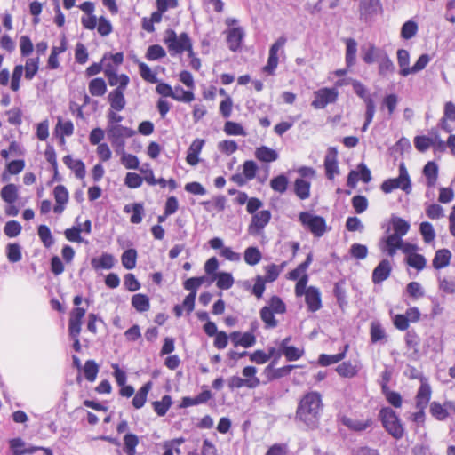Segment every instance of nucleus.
Masks as SVG:
<instances>
[{
  "label": "nucleus",
  "mask_w": 455,
  "mask_h": 455,
  "mask_svg": "<svg viewBox=\"0 0 455 455\" xmlns=\"http://www.w3.org/2000/svg\"><path fill=\"white\" fill-rule=\"evenodd\" d=\"M323 410L322 396L318 392H308L300 399L296 420L301 422L307 429L314 430L319 427Z\"/></svg>",
  "instance_id": "1"
},
{
  "label": "nucleus",
  "mask_w": 455,
  "mask_h": 455,
  "mask_svg": "<svg viewBox=\"0 0 455 455\" xmlns=\"http://www.w3.org/2000/svg\"><path fill=\"white\" fill-rule=\"evenodd\" d=\"M379 419L385 430L395 440L404 435V427L398 414L390 407H382L379 412Z\"/></svg>",
  "instance_id": "2"
},
{
  "label": "nucleus",
  "mask_w": 455,
  "mask_h": 455,
  "mask_svg": "<svg viewBox=\"0 0 455 455\" xmlns=\"http://www.w3.org/2000/svg\"><path fill=\"white\" fill-rule=\"evenodd\" d=\"M398 171V177L387 179L381 183L380 189L385 194H389L397 188L402 189L406 194L411 191V180L403 162L399 164Z\"/></svg>",
  "instance_id": "3"
},
{
  "label": "nucleus",
  "mask_w": 455,
  "mask_h": 455,
  "mask_svg": "<svg viewBox=\"0 0 455 455\" xmlns=\"http://www.w3.org/2000/svg\"><path fill=\"white\" fill-rule=\"evenodd\" d=\"M164 42L170 52H174L175 53L188 52L189 56L194 55L190 37L185 32L181 33L180 36H178L173 29L168 28L165 31Z\"/></svg>",
  "instance_id": "4"
},
{
  "label": "nucleus",
  "mask_w": 455,
  "mask_h": 455,
  "mask_svg": "<svg viewBox=\"0 0 455 455\" xmlns=\"http://www.w3.org/2000/svg\"><path fill=\"white\" fill-rule=\"evenodd\" d=\"M299 221L315 237H322L327 230L325 219L308 211L299 212Z\"/></svg>",
  "instance_id": "5"
},
{
  "label": "nucleus",
  "mask_w": 455,
  "mask_h": 455,
  "mask_svg": "<svg viewBox=\"0 0 455 455\" xmlns=\"http://www.w3.org/2000/svg\"><path fill=\"white\" fill-rule=\"evenodd\" d=\"M107 133L116 152L121 153L125 148V139L132 137L135 131L122 124H112L108 125Z\"/></svg>",
  "instance_id": "6"
},
{
  "label": "nucleus",
  "mask_w": 455,
  "mask_h": 455,
  "mask_svg": "<svg viewBox=\"0 0 455 455\" xmlns=\"http://www.w3.org/2000/svg\"><path fill=\"white\" fill-rule=\"evenodd\" d=\"M338 95V91L335 88H322L315 92L312 106L316 109L324 108L328 104L336 102Z\"/></svg>",
  "instance_id": "7"
},
{
  "label": "nucleus",
  "mask_w": 455,
  "mask_h": 455,
  "mask_svg": "<svg viewBox=\"0 0 455 455\" xmlns=\"http://www.w3.org/2000/svg\"><path fill=\"white\" fill-rule=\"evenodd\" d=\"M271 220L269 210H262L252 215L248 232L251 235H259Z\"/></svg>",
  "instance_id": "8"
},
{
  "label": "nucleus",
  "mask_w": 455,
  "mask_h": 455,
  "mask_svg": "<svg viewBox=\"0 0 455 455\" xmlns=\"http://www.w3.org/2000/svg\"><path fill=\"white\" fill-rule=\"evenodd\" d=\"M227 34V44L231 52H236L241 50L244 37L245 31L242 27L230 28L225 31Z\"/></svg>",
  "instance_id": "9"
},
{
  "label": "nucleus",
  "mask_w": 455,
  "mask_h": 455,
  "mask_svg": "<svg viewBox=\"0 0 455 455\" xmlns=\"http://www.w3.org/2000/svg\"><path fill=\"white\" fill-rule=\"evenodd\" d=\"M339 421L349 430L354 432H363L373 425L372 419L369 418L365 420L352 419L346 415L339 416Z\"/></svg>",
  "instance_id": "10"
},
{
  "label": "nucleus",
  "mask_w": 455,
  "mask_h": 455,
  "mask_svg": "<svg viewBox=\"0 0 455 455\" xmlns=\"http://www.w3.org/2000/svg\"><path fill=\"white\" fill-rule=\"evenodd\" d=\"M392 272V266L387 259H383L372 271L371 280L374 284H379L387 280Z\"/></svg>",
  "instance_id": "11"
},
{
  "label": "nucleus",
  "mask_w": 455,
  "mask_h": 455,
  "mask_svg": "<svg viewBox=\"0 0 455 455\" xmlns=\"http://www.w3.org/2000/svg\"><path fill=\"white\" fill-rule=\"evenodd\" d=\"M325 175L328 180H333L336 174L339 173L337 160V150L335 148H330L329 152L324 158Z\"/></svg>",
  "instance_id": "12"
},
{
  "label": "nucleus",
  "mask_w": 455,
  "mask_h": 455,
  "mask_svg": "<svg viewBox=\"0 0 455 455\" xmlns=\"http://www.w3.org/2000/svg\"><path fill=\"white\" fill-rule=\"evenodd\" d=\"M212 398V393L208 389L207 386L203 387V391L199 393L195 397L184 396L181 399L180 408H188L190 406H195L198 404H203L207 403L210 399Z\"/></svg>",
  "instance_id": "13"
},
{
  "label": "nucleus",
  "mask_w": 455,
  "mask_h": 455,
  "mask_svg": "<svg viewBox=\"0 0 455 455\" xmlns=\"http://www.w3.org/2000/svg\"><path fill=\"white\" fill-rule=\"evenodd\" d=\"M229 337L235 347L241 346L244 348H249L253 347L256 343V337L251 331L244 333H241L240 331H233L229 334Z\"/></svg>",
  "instance_id": "14"
},
{
  "label": "nucleus",
  "mask_w": 455,
  "mask_h": 455,
  "mask_svg": "<svg viewBox=\"0 0 455 455\" xmlns=\"http://www.w3.org/2000/svg\"><path fill=\"white\" fill-rule=\"evenodd\" d=\"M305 302L309 312L315 313L318 311L323 307L319 289L315 286H308L307 292L305 295Z\"/></svg>",
  "instance_id": "15"
},
{
  "label": "nucleus",
  "mask_w": 455,
  "mask_h": 455,
  "mask_svg": "<svg viewBox=\"0 0 455 455\" xmlns=\"http://www.w3.org/2000/svg\"><path fill=\"white\" fill-rule=\"evenodd\" d=\"M115 263H116L115 257L108 252H103L99 257H93L91 259L92 267L95 271L109 270L115 266Z\"/></svg>",
  "instance_id": "16"
},
{
  "label": "nucleus",
  "mask_w": 455,
  "mask_h": 455,
  "mask_svg": "<svg viewBox=\"0 0 455 455\" xmlns=\"http://www.w3.org/2000/svg\"><path fill=\"white\" fill-rule=\"evenodd\" d=\"M205 144L204 139H196L190 144L188 151L186 161L191 166H196L199 163V155Z\"/></svg>",
  "instance_id": "17"
},
{
  "label": "nucleus",
  "mask_w": 455,
  "mask_h": 455,
  "mask_svg": "<svg viewBox=\"0 0 455 455\" xmlns=\"http://www.w3.org/2000/svg\"><path fill=\"white\" fill-rule=\"evenodd\" d=\"M385 50L377 47L374 44L369 43L362 47V59L367 65H371L378 61L379 56L384 53Z\"/></svg>",
  "instance_id": "18"
},
{
  "label": "nucleus",
  "mask_w": 455,
  "mask_h": 455,
  "mask_svg": "<svg viewBox=\"0 0 455 455\" xmlns=\"http://www.w3.org/2000/svg\"><path fill=\"white\" fill-rule=\"evenodd\" d=\"M390 224L394 230V233L390 234V235H393L398 239H403V236L408 233L411 227L407 220L396 215L391 216Z\"/></svg>",
  "instance_id": "19"
},
{
  "label": "nucleus",
  "mask_w": 455,
  "mask_h": 455,
  "mask_svg": "<svg viewBox=\"0 0 455 455\" xmlns=\"http://www.w3.org/2000/svg\"><path fill=\"white\" fill-rule=\"evenodd\" d=\"M296 367V365L292 364H288L280 368L267 365L264 370V374L266 375L267 381H273L275 379L288 376Z\"/></svg>",
  "instance_id": "20"
},
{
  "label": "nucleus",
  "mask_w": 455,
  "mask_h": 455,
  "mask_svg": "<svg viewBox=\"0 0 455 455\" xmlns=\"http://www.w3.org/2000/svg\"><path fill=\"white\" fill-rule=\"evenodd\" d=\"M402 239H398L393 235H388L380 240V249L386 252L389 257H394L397 250H400Z\"/></svg>",
  "instance_id": "21"
},
{
  "label": "nucleus",
  "mask_w": 455,
  "mask_h": 455,
  "mask_svg": "<svg viewBox=\"0 0 455 455\" xmlns=\"http://www.w3.org/2000/svg\"><path fill=\"white\" fill-rule=\"evenodd\" d=\"M431 394L430 385L427 382H421L415 397L416 407L426 409L429 403Z\"/></svg>",
  "instance_id": "22"
},
{
  "label": "nucleus",
  "mask_w": 455,
  "mask_h": 455,
  "mask_svg": "<svg viewBox=\"0 0 455 455\" xmlns=\"http://www.w3.org/2000/svg\"><path fill=\"white\" fill-rule=\"evenodd\" d=\"M378 73L382 77H387L393 74L395 70V67L387 52L385 51L384 53L379 56L378 59Z\"/></svg>",
  "instance_id": "23"
},
{
  "label": "nucleus",
  "mask_w": 455,
  "mask_h": 455,
  "mask_svg": "<svg viewBox=\"0 0 455 455\" xmlns=\"http://www.w3.org/2000/svg\"><path fill=\"white\" fill-rule=\"evenodd\" d=\"M438 164L435 161H428L422 169V173L426 177V183L428 188L435 185L438 178Z\"/></svg>",
  "instance_id": "24"
},
{
  "label": "nucleus",
  "mask_w": 455,
  "mask_h": 455,
  "mask_svg": "<svg viewBox=\"0 0 455 455\" xmlns=\"http://www.w3.org/2000/svg\"><path fill=\"white\" fill-rule=\"evenodd\" d=\"M254 155L259 161L263 163H272L276 161L279 157L277 151L267 146L256 148Z\"/></svg>",
  "instance_id": "25"
},
{
  "label": "nucleus",
  "mask_w": 455,
  "mask_h": 455,
  "mask_svg": "<svg viewBox=\"0 0 455 455\" xmlns=\"http://www.w3.org/2000/svg\"><path fill=\"white\" fill-rule=\"evenodd\" d=\"M311 182L306 179L297 178L294 180V194L300 199L306 200L310 196Z\"/></svg>",
  "instance_id": "26"
},
{
  "label": "nucleus",
  "mask_w": 455,
  "mask_h": 455,
  "mask_svg": "<svg viewBox=\"0 0 455 455\" xmlns=\"http://www.w3.org/2000/svg\"><path fill=\"white\" fill-rule=\"evenodd\" d=\"M63 163L74 172L77 179L84 178L86 171L82 160H74L70 155H67L63 157Z\"/></svg>",
  "instance_id": "27"
},
{
  "label": "nucleus",
  "mask_w": 455,
  "mask_h": 455,
  "mask_svg": "<svg viewBox=\"0 0 455 455\" xmlns=\"http://www.w3.org/2000/svg\"><path fill=\"white\" fill-rule=\"evenodd\" d=\"M405 344L409 349L413 350L410 357L414 360L418 359L419 354V346L420 344V338L414 330L407 331L405 335Z\"/></svg>",
  "instance_id": "28"
},
{
  "label": "nucleus",
  "mask_w": 455,
  "mask_h": 455,
  "mask_svg": "<svg viewBox=\"0 0 455 455\" xmlns=\"http://www.w3.org/2000/svg\"><path fill=\"white\" fill-rule=\"evenodd\" d=\"M211 282L216 281V286L220 290H228L234 284V277L231 273L225 271H219L210 280Z\"/></svg>",
  "instance_id": "29"
},
{
  "label": "nucleus",
  "mask_w": 455,
  "mask_h": 455,
  "mask_svg": "<svg viewBox=\"0 0 455 455\" xmlns=\"http://www.w3.org/2000/svg\"><path fill=\"white\" fill-rule=\"evenodd\" d=\"M347 349H348V345H345L343 347L342 351H340L339 353H338L336 355L321 354L318 357V363L323 367L337 363L342 361L346 357Z\"/></svg>",
  "instance_id": "30"
},
{
  "label": "nucleus",
  "mask_w": 455,
  "mask_h": 455,
  "mask_svg": "<svg viewBox=\"0 0 455 455\" xmlns=\"http://www.w3.org/2000/svg\"><path fill=\"white\" fill-rule=\"evenodd\" d=\"M151 388L152 382L148 381L138 390L132 401V406L135 409H140L144 406L147 402L148 394Z\"/></svg>",
  "instance_id": "31"
},
{
  "label": "nucleus",
  "mask_w": 455,
  "mask_h": 455,
  "mask_svg": "<svg viewBox=\"0 0 455 455\" xmlns=\"http://www.w3.org/2000/svg\"><path fill=\"white\" fill-rule=\"evenodd\" d=\"M124 92L116 89H114L109 92L108 99L113 110L121 111L124 108L126 101Z\"/></svg>",
  "instance_id": "32"
},
{
  "label": "nucleus",
  "mask_w": 455,
  "mask_h": 455,
  "mask_svg": "<svg viewBox=\"0 0 455 455\" xmlns=\"http://www.w3.org/2000/svg\"><path fill=\"white\" fill-rule=\"evenodd\" d=\"M451 253L448 249H440L435 251L432 261L433 267L439 270L450 264Z\"/></svg>",
  "instance_id": "33"
},
{
  "label": "nucleus",
  "mask_w": 455,
  "mask_h": 455,
  "mask_svg": "<svg viewBox=\"0 0 455 455\" xmlns=\"http://www.w3.org/2000/svg\"><path fill=\"white\" fill-rule=\"evenodd\" d=\"M357 52V43L354 38L346 39L345 61L347 68L355 65Z\"/></svg>",
  "instance_id": "34"
},
{
  "label": "nucleus",
  "mask_w": 455,
  "mask_h": 455,
  "mask_svg": "<svg viewBox=\"0 0 455 455\" xmlns=\"http://www.w3.org/2000/svg\"><path fill=\"white\" fill-rule=\"evenodd\" d=\"M269 186L275 192L284 194L288 189L289 178L284 173L278 174L270 180Z\"/></svg>",
  "instance_id": "35"
},
{
  "label": "nucleus",
  "mask_w": 455,
  "mask_h": 455,
  "mask_svg": "<svg viewBox=\"0 0 455 455\" xmlns=\"http://www.w3.org/2000/svg\"><path fill=\"white\" fill-rule=\"evenodd\" d=\"M228 386L231 391L243 387L253 389L257 387V380L244 379L239 376H232L228 380Z\"/></svg>",
  "instance_id": "36"
},
{
  "label": "nucleus",
  "mask_w": 455,
  "mask_h": 455,
  "mask_svg": "<svg viewBox=\"0 0 455 455\" xmlns=\"http://www.w3.org/2000/svg\"><path fill=\"white\" fill-rule=\"evenodd\" d=\"M381 391L387 402L395 408H400L403 403V398L400 393L390 390L386 383L381 385Z\"/></svg>",
  "instance_id": "37"
},
{
  "label": "nucleus",
  "mask_w": 455,
  "mask_h": 455,
  "mask_svg": "<svg viewBox=\"0 0 455 455\" xmlns=\"http://www.w3.org/2000/svg\"><path fill=\"white\" fill-rule=\"evenodd\" d=\"M172 405V399L169 395H164L160 401H155L152 403L153 410L159 417L166 415Z\"/></svg>",
  "instance_id": "38"
},
{
  "label": "nucleus",
  "mask_w": 455,
  "mask_h": 455,
  "mask_svg": "<svg viewBox=\"0 0 455 455\" xmlns=\"http://www.w3.org/2000/svg\"><path fill=\"white\" fill-rule=\"evenodd\" d=\"M346 283L345 280H340L334 283L333 287V296L337 299V303L341 309H343L347 305V292L345 288Z\"/></svg>",
  "instance_id": "39"
},
{
  "label": "nucleus",
  "mask_w": 455,
  "mask_h": 455,
  "mask_svg": "<svg viewBox=\"0 0 455 455\" xmlns=\"http://www.w3.org/2000/svg\"><path fill=\"white\" fill-rule=\"evenodd\" d=\"M0 196L4 202L13 204L19 196L17 186L12 183L4 185L0 191Z\"/></svg>",
  "instance_id": "40"
},
{
  "label": "nucleus",
  "mask_w": 455,
  "mask_h": 455,
  "mask_svg": "<svg viewBox=\"0 0 455 455\" xmlns=\"http://www.w3.org/2000/svg\"><path fill=\"white\" fill-rule=\"evenodd\" d=\"M88 89L92 96H103L107 92V84L103 78L96 77L89 82Z\"/></svg>",
  "instance_id": "41"
},
{
  "label": "nucleus",
  "mask_w": 455,
  "mask_h": 455,
  "mask_svg": "<svg viewBox=\"0 0 455 455\" xmlns=\"http://www.w3.org/2000/svg\"><path fill=\"white\" fill-rule=\"evenodd\" d=\"M429 60H430L429 55L427 53H423L419 57V59L416 60V62L413 64V66L410 69L400 70V75L402 76H407L411 73L419 72L426 68V66L428 64Z\"/></svg>",
  "instance_id": "42"
},
{
  "label": "nucleus",
  "mask_w": 455,
  "mask_h": 455,
  "mask_svg": "<svg viewBox=\"0 0 455 455\" xmlns=\"http://www.w3.org/2000/svg\"><path fill=\"white\" fill-rule=\"evenodd\" d=\"M134 63L138 64L140 75L146 82L150 84L158 83L156 74L154 73L146 63L140 61L139 59H136Z\"/></svg>",
  "instance_id": "43"
},
{
  "label": "nucleus",
  "mask_w": 455,
  "mask_h": 455,
  "mask_svg": "<svg viewBox=\"0 0 455 455\" xmlns=\"http://www.w3.org/2000/svg\"><path fill=\"white\" fill-rule=\"evenodd\" d=\"M354 92L363 100L364 104L369 100H373L372 95L369 92L368 88L359 80L350 79Z\"/></svg>",
  "instance_id": "44"
},
{
  "label": "nucleus",
  "mask_w": 455,
  "mask_h": 455,
  "mask_svg": "<svg viewBox=\"0 0 455 455\" xmlns=\"http://www.w3.org/2000/svg\"><path fill=\"white\" fill-rule=\"evenodd\" d=\"M132 306L140 313L146 312L150 307L149 298L142 293L132 297Z\"/></svg>",
  "instance_id": "45"
},
{
  "label": "nucleus",
  "mask_w": 455,
  "mask_h": 455,
  "mask_svg": "<svg viewBox=\"0 0 455 455\" xmlns=\"http://www.w3.org/2000/svg\"><path fill=\"white\" fill-rule=\"evenodd\" d=\"M137 251L133 248L125 250L121 256V262L127 270H132L136 267Z\"/></svg>",
  "instance_id": "46"
},
{
  "label": "nucleus",
  "mask_w": 455,
  "mask_h": 455,
  "mask_svg": "<svg viewBox=\"0 0 455 455\" xmlns=\"http://www.w3.org/2000/svg\"><path fill=\"white\" fill-rule=\"evenodd\" d=\"M37 235L45 248H51L54 244V238L47 225H39L37 228Z\"/></svg>",
  "instance_id": "47"
},
{
  "label": "nucleus",
  "mask_w": 455,
  "mask_h": 455,
  "mask_svg": "<svg viewBox=\"0 0 455 455\" xmlns=\"http://www.w3.org/2000/svg\"><path fill=\"white\" fill-rule=\"evenodd\" d=\"M5 252L10 263H17L22 259L21 246L17 243H8Z\"/></svg>",
  "instance_id": "48"
},
{
  "label": "nucleus",
  "mask_w": 455,
  "mask_h": 455,
  "mask_svg": "<svg viewBox=\"0 0 455 455\" xmlns=\"http://www.w3.org/2000/svg\"><path fill=\"white\" fill-rule=\"evenodd\" d=\"M244 261L250 266L257 265L262 259V253L258 247L250 246L245 249Z\"/></svg>",
  "instance_id": "49"
},
{
  "label": "nucleus",
  "mask_w": 455,
  "mask_h": 455,
  "mask_svg": "<svg viewBox=\"0 0 455 455\" xmlns=\"http://www.w3.org/2000/svg\"><path fill=\"white\" fill-rule=\"evenodd\" d=\"M337 373L343 378H353L358 373L357 366L350 361L343 362L336 368Z\"/></svg>",
  "instance_id": "50"
},
{
  "label": "nucleus",
  "mask_w": 455,
  "mask_h": 455,
  "mask_svg": "<svg viewBox=\"0 0 455 455\" xmlns=\"http://www.w3.org/2000/svg\"><path fill=\"white\" fill-rule=\"evenodd\" d=\"M139 444V437L132 434L127 433L124 436V451L127 455H135L136 446Z\"/></svg>",
  "instance_id": "51"
},
{
  "label": "nucleus",
  "mask_w": 455,
  "mask_h": 455,
  "mask_svg": "<svg viewBox=\"0 0 455 455\" xmlns=\"http://www.w3.org/2000/svg\"><path fill=\"white\" fill-rule=\"evenodd\" d=\"M286 262H283L280 266H277L274 263L267 265L265 267L266 275L264 280L268 283L275 282L280 275V273L285 267Z\"/></svg>",
  "instance_id": "52"
},
{
  "label": "nucleus",
  "mask_w": 455,
  "mask_h": 455,
  "mask_svg": "<svg viewBox=\"0 0 455 455\" xmlns=\"http://www.w3.org/2000/svg\"><path fill=\"white\" fill-rule=\"evenodd\" d=\"M275 314L270 310V307H263L260 311V318L264 322L266 328L273 329L278 324V321L275 317Z\"/></svg>",
  "instance_id": "53"
},
{
  "label": "nucleus",
  "mask_w": 455,
  "mask_h": 455,
  "mask_svg": "<svg viewBox=\"0 0 455 455\" xmlns=\"http://www.w3.org/2000/svg\"><path fill=\"white\" fill-rule=\"evenodd\" d=\"M206 281V277L204 275L198 277H190L188 278L183 283V287L185 290L189 291V294L196 296L197 289Z\"/></svg>",
  "instance_id": "54"
},
{
  "label": "nucleus",
  "mask_w": 455,
  "mask_h": 455,
  "mask_svg": "<svg viewBox=\"0 0 455 455\" xmlns=\"http://www.w3.org/2000/svg\"><path fill=\"white\" fill-rule=\"evenodd\" d=\"M419 233L426 243H430L435 238V231L433 225L428 221H423L419 225Z\"/></svg>",
  "instance_id": "55"
},
{
  "label": "nucleus",
  "mask_w": 455,
  "mask_h": 455,
  "mask_svg": "<svg viewBox=\"0 0 455 455\" xmlns=\"http://www.w3.org/2000/svg\"><path fill=\"white\" fill-rule=\"evenodd\" d=\"M195 95L191 90H185L182 86L177 85L174 87L173 100L180 102L189 103L194 100Z\"/></svg>",
  "instance_id": "56"
},
{
  "label": "nucleus",
  "mask_w": 455,
  "mask_h": 455,
  "mask_svg": "<svg viewBox=\"0 0 455 455\" xmlns=\"http://www.w3.org/2000/svg\"><path fill=\"white\" fill-rule=\"evenodd\" d=\"M23 68L25 70V78L28 80L33 79L39 68V57L27 59Z\"/></svg>",
  "instance_id": "57"
},
{
  "label": "nucleus",
  "mask_w": 455,
  "mask_h": 455,
  "mask_svg": "<svg viewBox=\"0 0 455 455\" xmlns=\"http://www.w3.org/2000/svg\"><path fill=\"white\" fill-rule=\"evenodd\" d=\"M224 132L227 135L231 136H245L246 132L243 126L236 122L227 121L224 124Z\"/></svg>",
  "instance_id": "58"
},
{
  "label": "nucleus",
  "mask_w": 455,
  "mask_h": 455,
  "mask_svg": "<svg viewBox=\"0 0 455 455\" xmlns=\"http://www.w3.org/2000/svg\"><path fill=\"white\" fill-rule=\"evenodd\" d=\"M405 262L409 267L415 268L418 271L423 270L427 265L426 258L419 253H416L411 257H406Z\"/></svg>",
  "instance_id": "59"
},
{
  "label": "nucleus",
  "mask_w": 455,
  "mask_h": 455,
  "mask_svg": "<svg viewBox=\"0 0 455 455\" xmlns=\"http://www.w3.org/2000/svg\"><path fill=\"white\" fill-rule=\"evenodd\" d=\"M418 31V24L412 20L404 22L401 28V37L405 40L412 38Z\"/></svg>",
  "instance_id": "60"
},
{
  "label": "nucleus",
  "mask_w": 455,
  "mask_h": 455,
  "mask_svg": "<svg viewBox=\"0 0 455 455\" xmlns=\"http://www.w3.org/2000/svg\"><path fill=\"white\" fill-rule=\"evenodd\" d=\"M118 154L121 155V164L126 169H132V170L139 169L140 161H139V158L135 155L128 154L124 150Z\"/></svg>",
  "instance_id": "61"
},
{
  "label": "nucleus",
  "mask_w": 455,
  "mask_h": 455,
  "mask_svg": "<svg viewBox=\"0 0 455 455\" xmlns=\"http://www.w3.org/2000/svg\"><path fill=\"white\" fill-rule=\"evenodd\" d=\"M166 56L164 49L159 44H152L148 46L146 58L149 61H155L163 59Z\"/></svg>",
  "instance_id": "62"
},
{
  "label": "nucleus",
  "mask_w": 455,
  "mask_h": 455,
  "mask_svg": "<svg viewBox=\"0 0 455 455\" xmlns=\"http://www.w3.org/2000/svg\"><path fill=\"white\" fill-rule=\"evenodd\" d=\"M98 372H99V365L97 364V363L94 360H92V359L87 360L84 363V373L85 379L88 381H90V382L94 381L96 379Z\"/></svg>",
  "instance_id": "63"
},
{
  "label": "nucleus",
  "mask_w": 455,
  "mask_h": 455,
  "mask_svg": "<svg viewBox=\"0 0 455 455\" xmlns=\"http://www.w3.org/2000/svg\"><path fill=\"white\" fill-rule=\"evenodd\" d=\"M267 307H270V310L275 314H284L287 310V307L283 300L277 295H273L269 300Z\"/></svg>",
  "instance_id": "64"
}]
</instances>
